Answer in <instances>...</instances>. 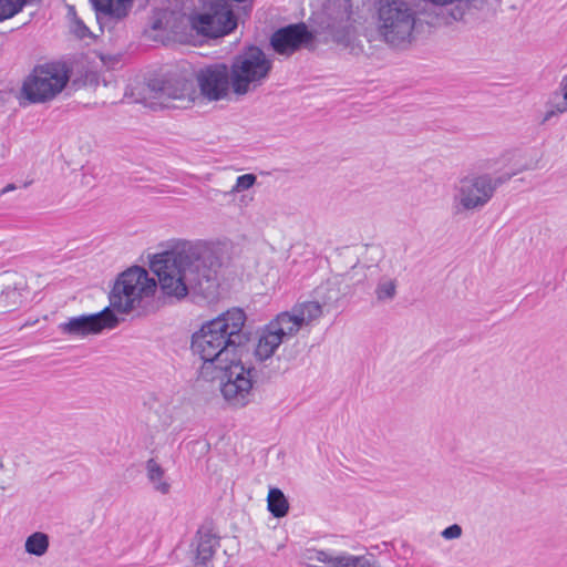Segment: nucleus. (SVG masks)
<instances>
[{
  "mask_svg": "<svg viewBox=\"0 0 567 567\" xmlns=\"http://www.w3.org/2000/svg\"><path fill=\"white\" fill-rule=\"evenodd\" d=\"M217 259L213 249L204 241L176 240L171 248L156 254L151 269L157 276L164 296L181 300L189 289L209 280Z\"/></svg>",
  "mask_w": 567,
  "mask_h": 567,
  "instance_id": "nucleus-1",
  "label": "nucleus"
},
{
  "mask_svg": "<svg viewBox=\"0 0 567 567\" xmlns=\"http://www.w3.org/2000/svg\"><path fill=\"white\" fill-rule=\"evenodd\" d=\"M246 315L239 308L229 309L206 321L192 336V350L203 361L199 374L203 379H214V369L225 367L241 352L247 341L243 331Z\"/></svg>",
  "mask_w": 567,
  "mask_h": 567,
  "instance_id": "nucleus-2",
  "label": "nucleus"
},
{
  "mask_svg": "<svg viewBox=\"0 0 567 567\" xmlns=\"http://www.w3.org/2000/svg\"><path fill=\"white\" fill-rule=\"evenodd\" d=\"M157 284L148 271L140 266L127 268L117 275L109 293L110 306L99 313L73 318V336L96 334L113 329L118 319L114 311L127 315L154 296Z\"/></svg>",
  "mask_w": 567,
  "mask_h": 567,
  "instance_id": "nucleus-3",
  "label": "nucleus"
},
{
  "mask_svg": "<svg viewBox=\"0 0 567 567\" xmlns=\"http://www.w3.org/2000/svg\"><path fill=\"white\" fill-rule=\"evenodd\" d=\"M271 69L272 61L260 48H246L233 59L229 68L231 92L236 96L255 92L268 79Z\"/></svg>",
  "mask_w": 567,
  "mask_h": 567,
  "instance_id": "nucleus-4",
  "label": "nucleus"
},
{
  "mask_svg": "<svg viewBox=\"0 0 567 567\" xmlns=\"http://www.w3.org/2000/svg\"><path fill=\"white\" fill-rule=\"evenodd\" d=\"M502 184V177L488 173H471L461 177L453 186L454 214L481 210L492 200Z\"/></svg>",
  "mask_w": 567,
  "mask_h": 567,
  "instance_id": "nucleus-5",
  "label": "nucleus"
},
{
  "mask_svg": "<svg viewBox=\"0 0 567 567\" xmlns=\"http://www.w3.org/2000/svg\"><path fill=\"white\" fill-rule=\"evenodd\" d=\"M71 69L63 60L37 64L22 85L25 99L32 103L47 102L68 84Z\"/></svg>",
  "mask_w": 567,
  "mask_h": 567,
  "instance_id": "nucleus-6",
  "label": "nucleus"
},
{
  "mask_svg": "<svg viewBox=\"0 0 567 567\" xmlns=\"http://www.w3.org/2000/svg\"><path fill=\"white\" fill-rule=\"evenodd\" d=\"M416 13L404 0H383L379 8V32L393 47L411 43Z\"/></svg>",
  "mask_w": 567,
  "mask_h": 567,
  "instance_id": "nucleus-7",
  "label": "nucleus"
},
{
  "mask_svg": "<svg viewBox=\"0 0 567 567\" xmlns=\"http://www.w3.org/2000/svg\"><path fill=\"white\" fill-rule=\"evenodd\" d=\"M220 379V391L224 399L234 406H245L251 396L252 369L244 365L240 354L225 367H217Z\"/></svg>",
  "mask_w": 567,
  "mask_h": 567,
  "instance_id": "nucleus-8",
  "label": "nucleus"
},
{
  "mask_svg": "<svg viewBox=\"0 0 567 567\" xmlns=\"http://www.w3.org/2000/svg\"><path fill=\"white\" fill-rule=\"evenodd\" d=\"M152 97L166 107H188L196 99V89L192 80L184 76H171L162 82L150 83Z\"/></svg>",
  "mask_w": 567,
  "mask_h": 567,
  "instance_id": "nucleus-9",
  "label": "nucleus"
},
{
  "mask_svg": "<svg viewBox=\"0 0 567 567\" xmlns=\"http://www.w3.org/2000/svg\"><path fill=\"white\" fill-rule=\"evenodd\" d=\"M220 551V536L210 525H202L189 545V557L196 567H217L215 559Z\"/></svg>",
  "mask_w": 567,
  "mask_h": 567,
  "instance_id": "nucleus-10",
  "label": "nucleus"
},
{
  "mask_svg": "<svg viewBox=\"0 0 567 567\" xmlns=\"http://www.w3.org/2000/svg\"><path fill=\"white\" fill-rule=\"evenodd\" d=\"M303 559L308 567H380L372 555L354 556L316 548L307 549Z\"/></svg>",
  "mask_w": 567,
  "mask_h": 567,
  "instance_id": "nucleus-11",
  "label": "nucleus"
},
{
  "mask_svg": "<svg viewBox=\"0 0 567 567\" xmlns=\"http://www.w3.org/2000/svg\"><path fill=\"white\" fill-rule=\"evenodd\" d=\"M196 79L202 95L209 101L226 99L231 91V78L226 64L204 68L198 71Z\"/></svg>",
  "mask_w": 567,
  "mask_h": 567,
  "instance_id": "nucleus-12",
  "label": "nucleus"
},
{
  "mask_svg": "<svg viewBox=\"0 0 567 567\" xmlns=\"http://www.w3.org/2000/svg\"><path fill=\"white\" fill-rule=\"evenodd\" d=\"M312 41V34L305 23L290 24L274 32L270 44L280 55H290Z\"/></svg>",
  "mask_w": 567,
  "mask_h": 567,
  "instance_id": "nucleus-13",
  "label": "nucleus"
},
{
  "mask_svg": "<svg viewBox=\"0 0 567 567\" xmlns=\"http://www.w3.org/2000/svg\"><path fill=\"white\" fill-rule=\"evenodd\" d=\"M502 158L505 166L508 167V171L501 176L503 183L520 173L538 169L542 162L540 154L534 150L508 151L503 154Z\"/></svg>",
  "mask_w": 567,
  "mask_h": 567,
  "instance_id": "nucleus-14",
  "label": "nucleus"
},
{
  "mask_svg": "<svg viewBox=\"0 0 567 567\" xmlns=\"http://www.w3.org/2000/svg\"><path fill=\"white\" fill-rule=\"evenodd\" d=\"M133 1L134 0H90L101 28L105 24H114L124 20L133 7Z\"/></svg>",
  "mask_w": 567,
  "mask_h": 567,
  "instance_id": "nucleus-15",
  "label": "nucleus"
},
{
  "mask_svg": "<svg viewBox=\"0 0 567 567\" xmlns=\"http://www.w3.org/2000/svg\"><path fill=\"white\" fill-rule=\"evenodd\" d=\"M200 30L209 37H221L231 32L237 21L230 10L223 9L213 14H203L199 17Z\"/></svg>",
  "mask_w": 567,
  "mask_h": 567,
  "instance_id": "nucleus-16",
  "label": "nucleus"
},
{
  "mask_svg": "<svg viewBox=\"0 0 567 567\" xmlns=\"http://www.w3.org/2000/svg\"><path fill=\"white\" fill-rule=\"evenodd\" d=\"M16 274L3 272L0 276V311L10 312L16 310L22 303L23 282L12 280Z\"/></svg>",
  "mask_w": 567,
  "mask_h": 567,
  "instance_id": "nucleus-17",
  "label": "nucleus"
},
{
  "mask_svg": "<svg viewBox=\"0 0 567 567\" xmlns=\"http://www.w3.org/2000/svg\"><path fill=\"white\" fill-rule=\"evenodd\" d=\"M344 276L343 275H333L328 278L324 282L317 286L312 291V299L323 308L330 302L337 301L343 296L347 291L343 287Z\"/></svg>",
  "mask_w": 567,
  "mask_h": 567,
  "instance_id": "nucleus-18",
  "label": "nucleus"
},
{
  "mask_svg": "<svg viewBox=\"0 0 567 567\" xmlns=\"http://www.w3.org/2000/svg\"><path fill=\"white\" fill-rule=\"evenodd\" d=\"M315 299L298 300L290 311L301 328L310 327L323 316V308Z\"/></svg>",
  "mask_w": 567,
  "mask_h": 567,
  "instance_id": "nucleus-19",
  "label": "nucleus"
},
{
  "mask_svg": "<svg viewBox=\"0 0 567 567\" xmlns=\"http://www.w3.org/2000/svg\"><path fill=\"white\" fill-rule=\"evenodd\" d=\"M267 326L284 341L295 337L302 329L290 310L278 313Z\"/></svg>",
  "mask_w": 567,
  "mask_h": 567,
  "instance_id": "nucleus-20",
  "label": "nucleus"
},
{
  "mask_svg": "<svg viewBox=\"0 0 567 567\" xmlns=\"http://www.w3.org/2000/svg\"><path fill=\"white\" fill-rule=\"evenodd\" d=\"M284 342L285 341L274 330H271L269 326H266L258 338V342L255 348V357L260 361H265L271 358L279 346Z\"/></svg>",
  "mask_w": 567,
  "mask_h": 567,
  "instance_id": "nucleus-21",
  "label": "nucleus"
},
{
  "mask_svg": "<svg viewBox=\"0 0 567 567\" xmlns=\"http://www.w3.org/2000/svg\"><path fill=\"white\" fill-rule=\"evenodd\" d=\"M146 477L156 492L162 495L169 493L171 484L165 477V470L154 458L146 462Z\"/></svg>",
  "mask_w": 567,
  "mask_h": 567,
  "instance_id": "nucleus-22",
  "label": "nucleus"
},
{
  "mask_svg": "<svg viewBox=\"0 0 567 567\" xmlns=\"http://www.w3.org/2000/svg\"><path fill=\"white\" fill-rule=\"evenodd\" d=\"M398 293V279L390 276H381L374 288V296L379 303L391 302Z\"/></svg>",
  "mask_w": 567,
  "mask_h": 567,
  "instance_id": "nucleus-23",
  "label": "nucleus"
},
{
  "mask_svg": "<svg viewBox=\"0 0 567 567\" xmlns=\"http://www.w3.org/2000/svg\"><path fill=\"white\" fill-rule=\"evenodd\" d=\"M267 508L276 518L285 517L289 512V503L279 488H270L267 496Z\"/></svg>",
  "mask_w": 567,
  "mask_h": 567,
  "instance_id": "nucleus-24",
  "label": "nucleus"
},
{
  "mask_svg": "<svg viewBox=\"0 0 567 567\" xmlns=\"http://www.w3.org/2000/svg\"><path fill=\"white\" fill-rule=\"evenodd\" d=\"M50 546L49 535L43 532H34L24 542V550L29 555L42 557Z\"/></svg>",
  "mask_w": 567,
  "mask_h": 567,
  "instance_id": "nucleus-25",
  "label": "nucleus"
},
{
  "mask_svg": "<svg viewBox=\"0 0 567 567\" xmlns=\"http://www.w3.org/2000/svg\"><path fill=\"white\" fill-rule=\"evenodd\" d=\"M97 85V74L93 71H85L80 78L73 80V92H80L82 89L95 90Z\"/></svg>",
  "mask_w": 567,
  "mask_h": 567,
  "instance_id": "nucleus-26",
  "label": "nucleus"
},
{
  "mask_svg": "<svg viewBox=\"0 0 567 567\" xmlns=\"http://www.w3.org/2000/svg\"><path fill=\"white\" fill-rule=\"evenodd\" d=\"M567 113V104L563 101H558L556 103H547L546 111L543 114L540 120V124H546L550 122L553 118L558 117L561 114Z\"/></svg>",
  "mask_w": 567,
  "mask_h": 567,
  "instance_id": "nucleus-27",
  "label": "nucleus"
},
{
  "mask_svg": "<svg viewBox=\"0 0 567 567\" xmlns=\"http://www.w3.org/2000/svg\"><path fill=\"white\" fill-rule=\"evenodd\" d=\"M73 35L78 39L85 42V44H90L94 41V33L83 23V21L73 18Z\"/></svg>",
  "mask_w": 567,
  "mask_h": 567,
  "instance_id": "nucleus-28",
  "label": "nucleus"
},
{
  "mask_svg": "<svg viewBox=\"0 0 567 567\" xmlns=\"http://www.w3.org/2000/svg\"><path fill=\"white\" fill-rule=\"evenodd\" d=\"M257 177L254 174H244L237 177L230 193L236 194L251 188L256 184Z\"/></svg>",
  "mask_w": 567,
  "mask_h": 567,
  "instance_id": "nucleus-29",
  "label": "nucleus"
},
{
  "mask_svg": "<svg viewBox=\"0 0 567 567\" xmlns=\"http://www.w3.org/2000/svg\"><path fill=\"white\" fill-rule=\"evenodd\" d=\"M95 143L92 138H80L79 140V152L82 154L84 162H87V157L93 153Z\"/></svg>",
  "mask_w": 567,
  "mask_h": 567,
  "instance_id": "nucleus-30",
  "label": "nucleus"
},
{
  "mask_svg": "<svg viewBox=\"0 0 567 567\" xmlns=\"http://www.w3.org/2000/svg\"><path fill=\"white\" fill-rule=\"evenodd\" d=\"M442 537L445 539H457L462 536V527L457 524H453L446 527L442 533Z\"/></svg>",
  "mask_w": 567,
  "mask_h": 567,
  "instance_id": "nucleus-31",
  "label": "nucleus"
},
{
  "mask_svg": "<svg viewBox=\"0 0 567 567\" xmlns=\"http://www.w3.org/2000/svg\"><path fill=\"white\" fill-rule=\"evenodd\" d=\"M561 96V100L565 104H567V73L563 75L559 84H558V93Z\"/></svg>",
  "mask_w": 567,
  "mask_h": 567,
  "instance_id": "nucleus-32",
  "label": "nucleus"
},
{
  "mask_svg": "<svg viewBox=\"0 0 567 567\" xmlns=\"http://www.w3.org/2000/svg\"><path fill=\"white\" fill-rule=\"evenodd\" d=\"M59 327L62 330V332L71 334V319H69L65 322L60 323Z\"/></svg>",
  "mask_w": 567,
  "mask_h": 567,
  "instance_id": "nucleus-33",
  "label": "nucleus"
},
{
  "mask_svg": "<svg viewBox=\"0 0 567 567\" xmlns=\"http://www.w3.org/2000/svg\"><path fill=\"white\" fill-rule=\"evenodd\" d=\"M17 187L14 184H8L6 187H3L0 192L1 195L8 193V192H11V190H14Z\"/></svg>",
  "mask_w": 567,
  "mask_h": 567,
  "instance_id": "nucleus-34",
  "label": "nucleus"
},
{
  "mask_svg": "<svg viewBox=\"0 0 567 567\" xmlns=\"http://www.w3.org/2000/svg\"><path fill=\"white\" fill-rule=\"evenodd\" d=\"M66 8H68V16L71 14V6L66 4Z\"/></svg>",
  "mask_w": 567,
  "mask_h": 567,
  "instance_id": "nucleus-35",
  "label": "nucleus"
},
{
  "mask_svg": "<svg viewBox=\"0 0 567 567\" xmlns=\"http://www.w3.org/2000/svg\"><path fill=\"white\" fill-rule=\"evenodd\" d=\"M3 468V463L0 461V470Z\"/></svg>",
  "mask_w": 567,
  "mask_h": 567,
  "instance_id": "nucleus-36",
  "label": "nucleus"
}]
</instances>
